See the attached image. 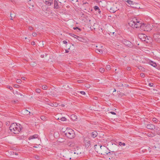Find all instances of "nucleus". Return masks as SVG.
<instances>
[{
  "label": "nucleus",
  "instance_id": "f257e3e1",
  "mask_svg": "<svg viewBox=\"0 0 160 160\" xmlns=\"http://www.w3.org/2000/svg\"><path fill=\"white\" fill-rule=\"evenodd\" d=\"M21 126L20 124H18L16 123H13L11 124L9 127V130L8 131V132L9 133L17 134L18 133L21 131Z\"/></svg>",
  "mask_w": 160,
  "mask_h": 160
},
{
  "label": "nucleus",
  "instance_id": "f03ea898",
  "mask_svg": "<svg viewBox=\"0 0 160 160\" xmlns=\"http://www.w3.org/2000/svg\"><path fill=\"white\" fill-rule=\"evenodd\" d=\"M129 25L133 28H138V26L139 25L140 21L138 20L136 18H133L132 20H130L128 22Z\"/></svg>",
  "mask_w": 160,
  "mask_h": 160
},
{
  "label": "nucleus",
  "instance_id": "7ed1b4c3",
  "mask_svg": "<svg viewBox=\"0 0 160 160\" xmlns=\"http://www.w3.org/2000/svg\"><path fill=\"white\" fill-rule=\"evenodd\" d=\"M65 135L70 138H72L74 137L75 133L73 130L70 128H67L65 131Z\"/></svg>",
  "mask_w": 160,
  "mask_h": 160
},
{
  "label": "nucleus",
  "instance_id": "20e7f679",
  "mask_svg": "<svg viewBox=\"0 0 160 160\" xmlns=\"http://www.w3.org/2000/svg\"><path fill=\"white\" fill-rule=\"evenodd\" d=\"M150 24H146L145 23H142L140 22L139 25H138V28H140V30L143 31H149L151 29L150 28Z\"/></svg>",
  "mask_w": 160,
  "mask_h": 160
},
{
  "label": "nucleus",
  "instance_id": "39448f33",
  "mask_svg": "<svg viewBox=\"0 0 160 160\" xmlns=\"http://www.w3.org/2000/svg\"><path fill=\"white\" fill-rule=\"evenodd\" d=\"M109 150L106 147L103 146L102 147L100 151H99L98 154L103 155H105L106 154L108 155L109 153H110V152L109 151Z\"/></svg>",
  "mask_w": 160,
  "mask_h": 160
},
{
  "label": "nucleus",
  "instance_id": "423d86ee",
  "mask_svg": "<svg viewBox=\"0 0 160 160\" xmlns=\"http://www.w3.org/2000/svg\"><path fill=\"white\" fill-rule=\"evenodd\" d=\"M83 142L87 148H88L91 145L90 141L88 137H86L84 138Z\"/></svg>",
  "mask_w": 160,
  "mask_h": 160
},
{
  "label": "nucleus",
  "instance_id": "0eeeda50",
  "mask_svg": "<svg viewBox=\"0 0 160 160\" xmlns=\"http://www.w3.org/2000/svg\"><path fill=\"white\" fill-rule=\"evenodd\" d=\"M138 37L142 41L146 42H148V38L145 34H139L138 35Z\"/></svg>",
  "mask_w": 160,
  "mask_h": 160
},
{
  "label": "nucleus",
  "instance_id": "6e6552de",
  "mask_svg": "<svg viewBox=\"0 0 160 160\" xmlns=\"http://www.w3.org/2000/svg\"><path fill=\"white\" fill-rule=\"evenodd\" d=\"M122 42L124 45L128 47L131 48L133 47L132 44L128 41L123 39L122 40Z\"/></svg>",
  "mask_w": 160,
  "mask_h": 160
},
{
  "label": "nucleus",
  "instance_id": "1a4fd4ad",
  "mask_svg": "<svg viewBox=\"0 0 160 160\" xmlns=\"http://www.w3.org/2000/svg\"><path fill=\"white\" fill-rule=\"evenodd\" d=\"M76 149L75 150L74 153H73L72 152H70V153H71L72 155V156L73 157H76L75 155H78L81 153V152L80 149H78V147L77 146V148H76Z\"/></svg>",
  "mask_w": 160,
  "mask_h": 160
},
{
  "label": "nucleus",
  "instance_id": "9d476101",
  "mask_svg": "<svg viewBox=\"0 0 160 160\" xmlns=\"http://www.w3.org/2000/svg\"><path fill=\"white\" fill-rule=\"evenodd\" d=\"M69 35L74 37L75 38H76L79 41L82 42L84 40V39L78 36L75 34L72 33H69Z\"/></svg>",
  "mask_w": 160,
  "mask_h": 160
},
{
  "label": "nucleus",
  "instance_id": "9b49d317",
  "mask_svg": "<svg viewBox=\"0 0 160 160\" xmlns=\"http://www.w3.org/2000/svg\"><path fill=\"white\" fill-rule=\"evenodd\" d=\"M94 147H95L94 148L95 151L98 153L99 151H100L102 146L99 144H98V145H95Z\"/></svg>",
  "mask_w": 160,
  "mask_h": 160
},
{
  "label": "nucleus",
  "instance_id": "f8f14e48",
  "mask_svg": "<svg viewBox=\"0 0 160 160\" xmlns=\"http://www.w3.org/2000/svg\"><path fill=\"white\" fill-rule=\"evenodd\" d=\"M153 37L158 42H160V32L158 33L154 34L153 35Z\"/></svg>",
  "mask_w": 160,
  "mask_h": 160
},
{
  "label": "nucleus",
  "instance_id": "ddd939ff",
  "mask_svg": "<svg viewBox=\"0 0 160 160\" xmlns=\"http://www.w3.org/2000/svg\"><path fill=\"white\" fill-rule=\"evenodd\" d=\"M68 145L70 147L74 148V149H75L76 148H77V146L73 142H69Z\"/></svg>",
  "mask_w": 160,
  "mask_h": 160
},
{
  "label": "nucleus",
  "instance_id": "4468645a",
  "mask_svg": "<svg viewBox=\"0 0 160 160\" xmlns=\"http://www.w3.org/2000/svg\"><path fill=\"white\" fill-rule=\"evenodd\" d=\"M147 128L148 129L153 130L155 129V127L153 124L150 123L147 125Z\"/></svg>",
  "mask_w": 160,
  "mask_h": 160
},
{
  "label": "nucleus",
  "instance_id": "2eb2a0df",
  "mask_svg": "<svg viewBox=\"0 0 160 160\" xmlns=\"http://www.w3.org/2000/svg\"><path fill=\"white\" fill-rule=\"evenodd\" d=\"M53 1V0H45L43 1V2H45L46 5L50 6L52 3Z\"/></svg>",
  "mask_w": 160,
  "mask_h": 160
},
{
  "label": "nucleus",
  "instance_id": "dca6fc26",
  "mask_svg": "<svg viewBox=\"0 0 160 160\" xmlns=\"http://www.w3.org/2000/svg\"><path fill=\"white\" fill-rule=\"evenodd\" d=\"M48 105H49L52 106V107H57L58 105V104L56 102H50L48 104Z\"/></svg>",
  "mask_w": 160,
  "mask_h": 160
},
{
  "label": "nucleus",
  "instance_id": "f3484780",
  "mask_svg": "<svg viewBox=\"0 0 160 160\" xmlns=\"http://www.w3.org/2000/svg\"><path fill=\"white\" fill-rule=\"evenodd\" d=\"M38 135L37 134H35L34 135H33L31 136H30L29 138L28 139L29 140L35 139L36 138H38Z\"/></svg>",
  "mask_w": 160,
  "mask_h": 160
},
{
  "label": "nucleus",
  "instance_id": "a211bd4d",
  "mask_svg": "<svg viewBox=\"0 0 160 160\" xmlns=\"http://www.w3.org/2000/svg\"><path fill=\"white\" fill-rule=\"evenodd\" d=\"M59 8V6L58 5V2L57 1H54V8L55 9H58Z\"/></svg>",
  "mask_w": 160,
  "mask_h": 160
},
{
  "label": "nucleus",
  "instance_id": "6ab92c4d",
  "mask_svg": "<svg viewBox=\"0 0 160 160\" xmlns=\"http://www.w3.org/2000/svg\"><path fill=\"white\" fill-rule=\"evenodd\" d=\"M98 133L96 131H94L92 133V137L93 138L96 137Z\"/></svg>",
  "mask_w": 160,
  "mask_h": 160
},
{
  "label": "nucleus",
  "instance_id": "aec40b11",
  "mask_svg": "<svg viewBox=\"0 0 160 160\" xmlns=\"http://www.w3.org/2000/svg\"><path fill=\"white\" fill-rule=\"evenodd\" d=\"M147 135L149 137H153L155 136V134L152 133H148Z\"/></svg>",
  "mask_w": 160,
  "mask_h": 160
},
{
  "label": "nucleus",
  "instance_id": "412c9836",
  "mask_svg": "<svg viewBox=\"0 0 160 160\" xmlns=\"http://www.w3.org/2000/svg\"><path fill=\"white\" fill-rule=\"evenodd\" d=\"M95 51L98 54L102 53V50L99 49H96L95 50Z\"/></svg>",
  "mask_w": 160,
  "mask_h": 160
},
{
  "label": "nucleus",
  "instance_id": "4be33fe9",
  "mask_svg": "<svg viewBox=\"0 0 160 160\" xmlns=\"http://www.w3.org/2000/svg\"><path fill=\"white\" fill-rule=\"evenodd\" d=\"M71 118L73 120H75L77 119V116L75 115L72 114L71 116Z\"/></svg>",
  "mask_w": 160,
  "mask_h": 160
},
{
  "label": "nucleus",
  "instance_id": "5701e85b",
  "mask_svg": "<svg viewBox=\"0 0 160 160\" xmlns=\"http://www.w3.org/2000/svg\"><path fill=\"white\" fill-rule=\"evenodd\" d=\"M127 2L129 4H134V2L132 1H131L130 0H128L127 1Z\"/></svg>",
  "mask_w": 160,
  "mask_h": 160
},
{
  "label": "nucleus",
  "instance_id": "b1692460",
  "mask_svg": "<svg viewBox=\"0 0 160 160\" xmlns=\"http://www.w3.org/2000/svg\"><path fill=\"white\" fill-rule=\"evenodd\" d=\"M156 130H157L156 131L157 134L160 136V128L158 129L157 128L156 129Z\"/></svg>",
  "mask_w": 160,
  "mask_h": 160
},
{
  "label": "nucleus",
  "instance_id": "393cba45",
  "mask_svg": "<svg viewBox=\"0 0 160 160\" xmlns=\"http://www.w3.org/2000/svg\"><path fill=\"white\" fill-rule=\"evenodd\" d=\"M111 67L110 65H107L106 67V69L107 71H109L111 69Z\"/></svg>",
  "mask_w": 160,
  "mask_h": 160
},
{
  "label": "nucleus",
  "instance_id": "a878e982",
  "mask_svg": "<svg viewBox=\"0 0 160 160\" xmlns=\"http://www.w3.org/2000/svg\"><path fill=\"white\" fill-rule=\"evenodd\" d=\"M58 119H60L61 121H65L66 120V118L64 117H62V118H60V119H59V118H58Z\"/></svg>",
  "mask_w": 160,
  "mask_h": 160
},
{
  "label": "nucleus",
  "instance_id": "bb28decb",
  "mask_svg": "<svg viewBox=\"0 0 160 160\" xmlns=\"http://www.w3.org/2000/svg\"><path fill=\"white\" fill-rule=\"evenodd\" d=\"M118 144L119 145L121 146L122 145L123 146H124L125 145V143L124 142H118Z\"/></svg>",
  "mask_w": 160,
  "mask_h": 160
},
{
  "label": "nucleus",
  "instance_id": "cd10ccee",
  "mask_svg": "<svg viewBox=\"0 0 160 160\" xmlns=\"http://www.w3.org/2000/svg\"><path fill=\"white\" fill-rule=\"evenodd\" d=\"M110 12L112 13L115 12L116 11V10H115L113 9V8H111L110 9Z\"/></svg>",
  "mask_w": 160,
  "mask_h": 160
},
{
  "label": "nucleus",
  "instance_id": "c85d7f7f",
  "mask_svg": "<svg viewBox=\"0 0 160 160\" xmlns=\"http://www.w3.org/2000/svg\"><path fill=\"white\" fill-rule=\"evenodd\" d=\"M94 9L95 10V11L99 10V8L98 6H95L94 7Z\"/></svg>",
  "mask_w": 160,
  "mask_h": 160
},
{
  "label": "nucleus",
  "instance_id": "c756f323",
  "mask_svg": "<svg viewBox=\"0 0 160 160\" xmlns=\"http://www.w3.org/2000/svg\"><path fill=\"white\" fill-rule=\"evenodd\" d=\"M160 26H158L156 27V28L155 29V30L156 31H159L160 30Z\"/></svg>",
  "mask_w": 160,
  "mask_h": 160
},
{
  "label": "nucleus",
  "instance_id": "7c9ffc66",
  "mask_svg": "<svg viewBox=\"0 0 160 160\" xmlns=\"http://www.w3.org/2000/svg\"><path fill=\"white\" fill-rule=\"evenodd\" d=\"M42 88L43 90H47L48 89V86L46 85L43 86L42 87Z\"/></svg>",
  "mask_w": 160,
  "mask_h": 160
},
{
  "label": "nucleus",
  "instance_id": "2f4dec72",
  "mask_svg": "<svg viewBox=\"0 0 160 160\" xmlns=\"http://www.w3.org/2000/svg\"><path fill=\"white\" fill-rule=\"evenodd\" d=\"M36 92L38 93H39L41 92V90L39 89H36Z\"/></svg>",
  "mask_w": 160,
  "mask_h": 160
},
{
  "label": "nucleus",
  "instance_id": "473e14b6",
  "mask_svg": "<svg viewBox=\"0 0 160 160\" xmlns=\"http://www.w3.org/2000/svg\"><path fill=\"white\" fill-rule=\"evenodd\" d=\"M99 71L100 72L103 73L104 71V69L103 68H101L99 69Z\"/></svg>",
  "mask_w": 160,
  "mask_h": 160
},
{
  "label": "nucleus",
  "instance_id": "72a5a7b5",
  "mask_svg": "<svg viewBox=\"0 0 160 160\" xmlns=\"http://www.w3.org/2000/svg\"><path fill=\"white\" fill-rule=\"evenodd\" d=\"M152 121L156 123H157L158 122V119L156 118H152Z\"/></svg>",
  "mask_w": 160,
  "mask_h": 160
},
{
  "label": "nucleus",
  "instance_id": "f704fd0d",
  "mask_svg": "<svg viewBox=\"0 0 160 160\" xmlns=\"http://www.w3.org/2000/svg\"><path fill=\"white\" fill-rule=\"evenodd\" d=\"M117 87H119V88H121L122 87H123V86L122 84H120L119 85L118 84L117 85Z\"/></svg>",
  "mask_w": 160,
  "mask_h": 160
},
{
  "label": "nucleus",
  "instance_id": "c9c22d12",
  "mask_svg": "<svg viewBox=\"0 0 160 160\" xmlns=\"http://www.w3.org/2000/svg\"><path fill=\"white\" fill-rule=\"evenodd\" d=\"M152 64L151 65L152 66L154 67H155L157 65L155 63L153 62H152Z\"/></svg>",
  "mask_w": 160,
  "mask_h": 160
},
{
  "label": "nucleus",
  "instance_id": "e433bc0d",
  "mask_svg": "<svg viewBox=\"0 0 160 160\" xmlns=\"http://www.w3.org/2000/svg\"><path fill=\"white\" fill-rule=\"evenodd\" d=\"M15 93L16 94H17L18 95H19L20 96H22V95L21 93H20L19 92H18V91H16L15 92Z\"/></svg>",
  "mask_w": 160,
  "mask_h": 160
},
{
  "label": "nucleus",
  "instance_id": "4c0bfd02",
  "mask_svg": "<svg viewBox=\"0 0 160 160\" xmlns=\"http://www.w3.org/2000/svg\"><path fill=\"white\" fill-rule=\"evenodd\" d=\"M17 82L18 83H20L21 82V80L20 79H17Z\"/></svg>",
  "mask_w": 160,
  "mask_h": 160
},
{
  "label": "nucleus",
  "instance_id": "58836bf2",
  "mask_svg": "<svg viewBox=\"0 0 160 160\" xmlns=\"http://www.w3.org/2000/svg\"><path fill=\"white\" fill-rule=\"evenodd\" d=\"M34 158H35L37 159H40L38 155L35 156Z\"/></svg>",
  "mask_w": 160,
  "mask_h": 160
},
{
  "label": "nucleus",
  "instance_id": "ea45409f",
  "mask_svg": "<svg viewBox=\"0 0 160 160\" xmlns=\"http://www.w3.org/2000/svg\"><path fill=\"white\" fill-rule=\"evenodd\" d=\"M73 29L74 30L78 29L79 31L81 30V29L80 28H79L77 27H76V28L74 27L73 28Z\"/></svg>",
  "mask_w": 160,
  "mask_h": 160
},
{
  "label": "nucleus",
  "instance_id": "a19ab883",
  "mask_svg": "<svg viewBox=\"0 0 160 160\" xmlns=\"http://www.w3.org/2000/svg\"><path fill=\"white\" fill-rule=\"evenodd\" d=\"M127 69L128 71H131V68L130 67H128L127 68Z\"/></svg>",
  "mask_w": 160,
  "mask_h": 160
},
{
  "label": "nucleus",
  "instance_id": "79ce46f5",
  "mask_svg": "<svg viewBox=\"0 0 160 160\" xmlns=\"http://www.w3.org/2000/svg\"><path fill=\"white\" fill-rule=\"evenodd\" d=\"M7 87L8 88L10 89V90L12 89V87L10 86H8Z\"/></svg>",
  "mask_w": 160,
  "mask_h": 160
},
{
  "label": "nucleus",
  "instance_id": "37998d69",
  "mask_svg": "<svg viewBox=\"0 0 160 160\" xmlns=\"http://www.w3.org/2000/svg\"><path fill=\"white\" fill-rule=\"evenodd\" d=\"M33 37H35L37 36V34L36 32H33L32 34Z\"/></svg>",
  "mask_w": 160,
  "mask_h": 160
},
{
  "label": "nucleus",
  "instance_id": "c03bdc74",
  "mask_svg": "<svg viewBox=\"0 0 160 160\" xmlns=\"http://www.w3.org/2000/svg\"><path fill=\"white\" fill-rule=\"evenodd\" d=\"M28 29L30 31H32L33 30V28L32 27H29L28 28Z\"/></svg>",
  "mask_w": 160,
  "mask_h": 160
},
{
  "label": "nucleus",
  "instance_id": "a18cd8bd",
  "mask_svg": "<svg viewBox=\"0 0 160 160\" xmlns=\"http://www.w3.org/2000/svg\"><path fill=\"white\" fill-rule=\"evenodd\" d=\"M80 93L82 95H85V92L84 91H81L80 92Z\"/></svg>",
  "mask_w": 160,
  "mask_h": 160
},
{
  "label": "nucleus",
  "instance_id": "49530a36",
  "mask_svg": "<svg viewBox=\"0 0 160 160\" xmlns=\"http://www.w3.org/2000/svg\"><path fill=\"white\" fill-rule=\"evenodd\" d=\"M149 85L150 87H152L153 86V84L152 83H150L149 84Z\"/></svg>",
  "mask_w": 160,
  "mask_h": 160
},
{
  "label": "nucleus",
  "instance_id": "de8ad7c7",
  "mask_svg": "<svg viewBox=\"0 0 160 160\" xmlns=\"http://www.w3.org/2000/svg\"><path fill=\"white\" fill-rule=\"evenodd\" d=\"M11 154H12V153L13 155H14V154L15 155H17L18 154V153L14 152H11Z\"/></svg>",
  "mask_w": 160,
  "mask_h": 160
},
{
  "label": "nucleus",
  "instance_id": "09e8293b",
  "mask_svg": "<svg viewBox=\"0 0 160 160\" xmlns=\"http://www.w3.org/2000/svg\"><path fill=\"white\" fill-rule=\"evenodd\" d=\"M140 76L141 77H144L145 76V75L143 73H141L140 74Z\"/></svg>",
  "mask_w": 160,
  "mask_h": 160
},
{
  "label": "nucleus",
  "instance_id": "8fccbe9b",
  "mask_svg": "<svg viewBox=\"0 0 160 160\" xmlns=\"http://www.w3.org/2000/svg\"><path fill=\"white\" fill-rule=\"evenodd\" d=\"M18 101V100H16V101L14 100V101H12V103H14L16 102H17Z\"/></svg>",
  "mask_w": 160,
  "mask_h": 160
},
{
  "label": "nucleus",
  "instance_id": "3c124183",
  "mask_svg": "<svg viewBox=\"0 0 160 160\" xmlns=\"http://www.w3.org/2000/svg\"><path fill=\"white\" fill-rule=\"evenodd\" d=\"M85 87L87 88H89L90 87V85H89V84H86V86H85Z\"/></svg>",
  "mask_w": 160,
  "mask_h": 160
},
{
  "label": "nucleus",
  "instance_id": "603ef678",
  "mask_svg": "<svg viewBox=\"0 0 160 160\" xmlns=\"http://www.w3.org/2000/svg\"><path fill=\"white\" fill-rule=\"evenodd\" d=\"M110 113H111L112 114H113V115H115L116 114V113L115 112H110Z\"/></svg>",
  "mask_w": 160,
  "mask_h": 160
},
{
  "label": "nucleus",
  "instance_id": "864d4df0",
  "mask_svg": "<svg viewBox=\"0 0 160 160\" xmlns=\"http://www.w3.org/2000/svg\"><path fill=\"white\" fill-rule=\"evenodd\" d=\"M63 42L64 44H66L67 43V42L65 40L63 41Z\"/></svg>",
  "mask_w": 160,
  "mask_h": 160
},
{
  "label": "nucleus",
  "instance_id": "5fc2aeb1",
  "mask_svg": "<svg viewBox=\"0 0 160 160\" xmlns=\"http://www.w3.org/2000/svg\"><path fill=\"white\" fill-rule=\"evenodd\" d=\"M31 44L33 45H35V42H32Z\"/></svg>",
  "mask_w": 160,
  "mask_h": 160
},
{
  "label": "nucleus",
  "instance_id": "6e6d98bb",
  "mask_svg": "<svg viewBox=\"0 0 160 160\" xmlns=\"http://www.w3.org/2000/svg\"><path fill=\"white\" fill-rule=\"evenodd\" d=\"M45 101H46L47 102H48L49 101V99L47 98H45V100H44Z\"/></svg>",
  "mask_w": 160,
  "mask_h": 160
},
{
  "label": "nucleus",
  "instance_id": "4d7b16f0",
  "mask_svg": "<svg viewBox=\"0 0 160 160\" xmlns=\"http://www.w3.org/2000/svg\"><path fill=\"white\" fill-rule=\"evenodd\" d=\"M22 79L23 80H25V79H26V78L24 77H22Z\"/></svg>",
  "mask_w": 160,
  "mask_h": 160
},
{
  "label": "nucleus",
  "instance_id": "13d9d810",
  "mask_svg": "<svg viewBox=\"0 0 160 160\" xmlns=\"http://www.w3.org/2000/svg\"><path fill=\"white\" fill-rule=\"evenodd\" d=\"M2 126V123L0 121V128Z\"/></svg>",
  "mask_w": 160,
  "mask_h": 160
},
{
  "label": "nucleus",
  "instance_id": "bf43d9fd",
  "mask_svg": "<svg viewBox=\"0 0 160 160\" xmlns=\"http://www.w3.org/2000/svg\"><path fill=\"white\" fill-rule=\"evenodd\" d=\"M94 100H96L98 99V98L97 97H94Z\"/></svg>",
  "mask_w": 160,
  "mask_h": 160
},
{
  "label": "nucleus",
  "instance_id": "052dcab7",
  "mask_svg": "<svg viewBox=\"0 0 160 160\" xmlns=\"http://www.w3.org/2000/svg\"><path fill=\"white\" fill-rule=\"evenodd\" d=\"M14 87L16 88H18V85L16 84L14 85Z\"/></svg>",
  "mask_w": 160,
  "mask_h": 160
},
{
  "label": "nucleus",
  "instance_id": "680f3d73",
  "mask_svg": "<svg viewBox=\"0 0 160 160\" xmlns=\"http://www.w3.org/2000/svg\"><path fill=\"white\" fill-rule=\"evenodd\" d=\"M98 13H99V14H100L101 13V11L100 10V9H99V10H98Z\"/></svg>",
  "mask_w": 160,
  "mask_h": 160
},
{
  "label": "nucleus",
  "instance_id": "e2e57ef3",
  "mask_svg": "<svg viewBox=\"0 0 160 160\" xmlns=\"http://www.w3.org/2000/svg\"><path fill=\"white\" fill-rule=\"evenodd\" d=\"M12 14L11 13V14H10V17H11V19H11V20H12Z\"/></svg>",
  "mask_w": 160,
  "mask_h": 160
},
{
  "label": "nucleus",
  "instance_id": "0e129e2a",
  "mask_svg": "<svg viewBox=\"0 0 160 160\" xmlns=\"http://www.w3.org/2000/svg\"><path fill=\"white\" fill-rule=\"evenodd\" d=\"M69 52L67 50H65V52L66 53H68Z\"/></svg>",
  "mask_w": 160,
  "mask_h": 160
},
{
  "label": "nucleus",
  "instance_id": "69168bd1",
  "mask_svg": "<svg viewBox=\"0 0 160 160\" xmlns=\"http://www.w3.org/2000/svg\"><path fill=\"white\" fill-rule=\"evenodd\" d=\"M41 58H43L44 57V55H41Z\"/></svg>",
  "mask_w": 160,
  "mask_h": 160
},
{
  "label": "nucleus",
  "instance_id": "338daca9",
  "mask_svg": "<svg viewBox=\"0 0 160 160\" xmlns=\"http://www.w3.org/2000/svg\"><path fill=\"white\" fill-rule=\"evenodd\" d=\"M61 106L62 107H64V105L63 104H62L61 105Z\"/></svg>",
  "mask_w": 160,
  "mask_h": 160
},
{
  "label": "nucleus",
  "instance_id": "774afa93",
  "mask_svg": "<svg viewBox=\"0 0 160 160\" xmlns=\"http://www.w3.org/2000/svg\"><path fill=\"white\" fill-rule=\"evenodd\" d=\"M33 147L34 148H37V147H36V146H33Z\"/></svg>",
  "mask_w": 160,
  "mask_h": 160
}]
</instances>
